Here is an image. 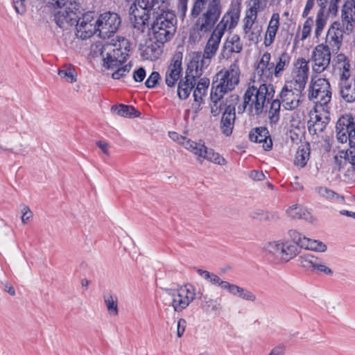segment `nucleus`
<instances>
[{"label": "nucleus", "mask_w": 355, "mask_h": 355, "mask_svg": "<svg viewBox=\"0 0 355 355\" xmlns=\"http://www.w3.org/2000/svg\"><path fill=\"white\" fill-rule=\"evenodd\" d=\"M94 15V13L92 12L84 13L82 15V17L79 16V18L77 19L78 23H76V24H93L95 22Z\"/></svg>", "instance_id": "obj_60"}, {"label": "nucleus", "mask_w": 355, "mask_h": 355, "mask_svg": "<svg viewBox=\"0 0 355 355\" xmlns=\"http://www.w3.org/2000/svg\"><path fill=\"white\" fill-rule=\"evenodd\" d=\"M165 291L172 297L174 311L180 312L186 309L196 298L195 288L191 284L181 286L179 289L166 288Z\"/></svg>", "instance_id": "obj_10"}, {"label": "nucleus", "mask_w": 355, "mask_h": 355, "mask_svg": "<svg viewBox=\"0 0 355 355\" xmlns=\"http://www.w3.org/2000/svg\"><path fill=\"white\" fill-rule=\"evenodd\" d=\"M344 34H346V31L343 24H340L338 21L334 22L328 29L324 46L331 49L333 53H337L342 45Z\"/></svg>", "instance_id": "obj_14"}, {"label": "nucleus", "mask_w": 355, "mask_h": 355, "mask_svg": "<svg viewBox=\"0 0 355 355\" xmlns=\"http://www.w3.org/2000/svg\"><path fill=\"white\" fill-rule=\"evenodd\" d=\"M222 13L220 0H209L207 6L202 15L197 18L193 26L191 37H201L206 33L211 32L218 21Z\"/></svg>", "instance_id": "obj_2"}, {"label": "nucleus", "mask_w": 355, "mask_h": 355, "mask_svg": "<svg viewBox=\"0 0 355 355\" xmlns=\"http://www.w3.org/2000/svg\"><path fill=\"white\" fill-rule=\"evenodd\" d=\"M47 3L59 8L54 15L56 24L61 28H67L68 26L76 25L78 23L80 11L79 6L76 2L68 0H46Z\"/></svg>", "instance_id": "obj_4"}, {"label": "nucleus", "mask_w": 355, "mask_h": 355, "mask_svg": "<svg viewBox=\"0 0 355 355\" xmlns=\"http://www.w3.org/2000/svg\"><path fill=\"white\" fill-rule=\"evenodd\" d=\"M202 149V155H200L199 157H203L218 165L223 166L226 164V160L218 153H215L213 149L208 148L205 145Z\"/></svg>", "instance_id": "obj_32"}, {"label": "nucleus", "mask_w": 355, "mask_h": 355, "mask_svg": "<svg viewBox=\"0 0 355 355\" xmlns=\"http://www.w3.org/2000/svg\"><path fill=\"white\" fill-rule=\"evenodd\" d=\"M310 156V149L309 147L299 149L295 155V164L303 168L306 166Z\"/></svg>", "instance_id": "obj_41"}, {"label": "nucleus", "mask_w": 355, "mask_h": 355, "mask_svg": "<svg viewBox=\"0 0 355 355\" xmlns=\"http://www.w3.org/2000/svg\"><path fill=\"white\" fill-rule=\"evenodd\" d=\"M313 270H317L318 272H323L327 275H332L333 271L331 268L327 267L325 264L322 263L319 259H318V261H316Z\"/></svg>", "instance_id": "obj_61"}, {"label": "nucleus", "mask_w": 355, "mask_h": 355, "mask_svg": "<svg viewBox=\"0 0 355 355\" xmlns=\"http://www.w3.org/2000/svg\"><path fill=\"white\" fill-rule=\"evenodd\" d=\"M331 53V49L324 44H318L314 48L310 60L313 72L320 73L329 67Z\"/></svg>", "instance_id": "obj_13"}, {"label": "nucleus", "mask_w": 355, "mask_h": 355, "mask_svg": "<svg viewBox=\"0 0 355 355\" xmlns=\"http://www.w3.org/2000/svg\"><path fill=\"white\" fill-rule=\"evenodd\" d=\"M132 77L135 82H142L146 77V71L144 68L140 67L134 71Z\"/></svg>", "instance_id": "obj_64"}, {"label": "nucleus", "mask_w": 355, "mask_h": 355, "mask_svg": "<svg viewBox=\"0 0 355 355\" xmlns=\"http://www.w3.org/2000/svg\"><path fill=\"white\" fill-rule=\"evenodd\" d=\"M282 103L280 98L275 99L271 102L269 110V117L271 123H277L279 121Z\"/></svg>", "instance_id": "obj_43"}, {"label": "nucleus", "mask_w": 355, "mask_h": 355, "mask_svg": "<svg viewBox=\"0 0 355 355\" xmlns=\"http://www.w3.org/2000/svg\"><path fill=\"white\" fill-rule=\"evenodd\" d=\"M327 20L324 17V14H322V10H319L315 20V34L318 37L320 35L322 31L324 29V27L326 24Z\"/></svg>", "instance_id": "obj_50"}, {"label": "nucleus", "mask_w": 355, "mask_h": 355, "mask_svg": "<svg viewBox=\"0 0 355 355\" xmlns=\"http://www.w3.org/2000/svg\"><path fill=\"white\" fill-rule=\"evenodd\" d=\"M76 35L83 40L89 38L95 33H98L97 20L93 24H76Z\"/></svg>", "instance_id": "obj_25"}, {"label": "nucleus", "mask_w": 355, "mask_h": 355, "mask_svg": "<svg viewBox=\"0 0 355 355\" xmlns=\"http://www.w3.org/2000/svg\"><path fill=\"white\" fill-rule=\"evenodd\" d=\"M240 70L236 62L226 70L216 73L211 85V89L223 95L232 92L239 83Z\"/></svg>", "instance_id": "obj_7"}, {"label": "nucleus", "mask_w": 355, "mask_h": 355, "mask_svg": "<svg viewBox=\"0 0 355 355\" xmlns=\"http://www.w3.org/2000/svg\"><path fill=\"white\" fill-rule=\"evenodd\" d=\"M103 300L108 313L113 315H118L117 297L110 293H107L103 295Z\"/></svg>", "instance_id": "obj_35"}, {"label": "nucleus", "mask_w": 355, "mask_h": 355, "mask_svg": "<svg viewBox=\"0 0 355 355\" xmlns=\"http://www.w3.org/2000/svg\"><path fill=\"white\" fill-rule=\"evenodd\" d=\"M334 62H335V70L338 71L340 68H342L344 64H347L349 62V58L343 53H339L334 58Z\"/></svg>", "instance_id": "obj_58"}, {"label": "nucleus", "mask_w": 355, "mask_h": 355, "mask_svg": "<svg viewBox=\"0 0 355 355\" xmlns=\"http://www.w3.org/2000/svg\"><path fill=\"white\" fill-rule=\"evenodd\" d=\"M296 67L297 71L293 81L290 83H293V85L297 87L300 86L301 88L304 89L309 73V62L304 58H300L297 61Z\"/></svg>", "instance_id": "obj_17"}, {"label": "nucleus", "mask_w": 355, "mask_h": 355, "mask_svg": "<svg viewBox=\"0 0 355 355\" xmlns=\"http://www.w3.org/2000/svg\"><path fill=\"white\" fill-rule=\"evenodd\" d=\"M182 53L180 52L175 53L165 74V83L168 87H174L181 76L182 72Z\"/></svg>", "instance_id": "obj_15"}, {"label": "nucleus", "mask_w": 355, "mask_h": 355, "mask_svg": "<svg viewBox=\"0 0 355 355\" xmlns=\"http://www.w3.org/2000/svg\"><path fill=\"white\" fill-rule=\"evenodd\" d=\"M131 8H133L135 10L141 9L146 11H149L152 12L153 17L161 10L160 6L158 1L155 0H151L150 2L149 0H135L134 3L131 5Z\"/></svg>", "instance_id": "obj_26"}, {"label": "nucleus", "mask_w": 355, "mask_h": 355, "mask_svg": "<svg viewBox=\"0 0 355 355\" xmlns=\"http://www.w3.org/2000/svg\"><path fill=\"white\" fill-rule=\"evenodd\" d=\"M58 75L69 83H74L77 80V73L71 65H64L58 70Z\"/></svg>", "instance_id": "obj_39"}, {"label": "nucleus", "mask_w": 355, "mask_h": 355, "mask_svg": "<svg viewBox=\"0 0 355 355\" xmlns=\"http://www.w3.org/2000/svg\"><path fill=\"white\" fill-rule=\"evenodd\" d=\"M318 257L311 254L301 255L298 258L299 264L306 270H313L314 266L318 261Z\"/></svg>", "instance_id": "obj_42"}, {"label": "nucleus", "mask_w": 355, "mask_h": 355, "mask_svg": "<svg viewBox=\"0 0 355 355\" xmlns=\"http://www.w3.org/2000/svg\"><path fill=\"white\" fill-rule=\"evenodd\" d=\"M101 55L103 58V67L107 69L114 70L115 69L121 67L123 63L117 58H113L110 54H104V51H102Z\"/></svg>", "instance_id": "obj_44"}, {"label": "nucleus", "mask_w": 355, "mask_h": 355, "mask_svg": "<svg viewBox=\"0 0 355 355\" xmlns=\"http://www.w3.org/2000/svg\"><path fill=\"white\" fill-rule=\"evenodd\" d=\"M129 15L134 28H136L142 33L144 32L146 29H150L149 20L153 17L152 12L146 10L144 11L139 8L135 10L133 8L130 7L129 10Z\"/></svg>", "instance_id": "obj_16"}, {"label": "nucleus", "mask_w": 355, "mask_h": 355, "mask_svg": "<svg viewBox=\"0 0 355 355\" xmlns=\"http://www.w3.org/2000/svg\"><path fill=\"white\" fill-rule=\"evenodd\" d=\"M312 24L313 20L311 19H308L304 24L302 31V40H305L310 35Z\"/></svg>", "instance_id": "obj_63"}, {"label": "nucleus", "mask_w": 355, "mask_h": 355, "mask_svg": "<svg viewBox=\"0 0 355 355\" xmlns=\"http://www.w3.org/2000/svg\"><path fill=\"white\" fill-rule=\"evenodd\" d=\"M235 119V112L225 111L223 112V116L220 120V129L225 136H230L232 134Z\"/></svg>", "instance_id": "obj_27"}, {"label": "nucleus", "mask_w": 355, "mask_h": 355, "mask_svg": "<svg viewBox=\"0 0 355 355\" xmlns=\"http://www.w3.org/2000/svg\"><path fill=\"white\" fill-rule=\"evenodd\" d=\"M342 21L340 24H343L345 28L346 35H349L353 30L355 24V8L352 7V3L346 2L341 10Z\"/></svg>", "instance_id": "obj_21"}, {"label": "nucleus", "mask_w": 355, "mask_h": 355, "mask_svg": "<svg viewBox=\"0 0 355 355\" xmlns=\"http://www.w3.org/2000/svg\"><path fill=\"white\" fill-rule=\"evenodd\" d=\"M279 26V15L278 13H273L269 21V24L266 33L264 45L266 46H270L275 38Z\"/></svg>", "instance_id": "obj_24"}, {"label": "nucleus", "mask_w": 355, "mask_h": 355, "mask_svg": "<svg viewBox=\"0 0 355 355\" xmlns=\"http://www.w3.org/2000/svg\"><path fill=\"white\" fill-rule=\"evenodd\" d=\"M153 19L150 29L154 39L161 43L169 41L176 32L177 18L175 13L162 9Z\"/></svg>", "instance_id": "obj_1"}, {"label": "nucleus", "mask_w": 355, "mask_h": 355, "mask_svg": "<svg viewBox=\"0 0 355 355\" xmlns=\"http://www.w3.org/2000/svg\"><path fill=\"white\" fill-rule=\"evenodd\" d=\"M223 96L224 95L212 89L211 90V113L214 116L219 115L223 110L224 111V101L223 100Z\"/></svg>", "instance_id": "obj_29"}, {"label": "nucleus", "mask_w": 355, "mask_h": 355, "mask_svg": "<svg viewBox=\"0 0 355 355\" xmlns=\"http://www.w3.org/2000/svg\"><path fill=\"white\" fill-rule=\"evenodd\" d=\"M331 88L326 78H312L309 87L308 98L316 105L326 106L331 100Z\"/></svg>", "instance_id": "obj_8"}, {"label": "nucleus", "mask_w": 355, "mask_h": 355, "mask_svg": "<svg viewBox=\"0 0 355 355\" xmlns=\"http://www.w3.org/2000/svg\"><path fill=\"white\" fill-rule=\"evenodd\" d=\"M340 157L344 158V164L348 162L355 171V146L353 148L350 146V148L346 150H340Z\"/></svg>", "instance_id": "obj_47"}, {"label": "nucleus", "mask_w": 355, "mask_h": 355, "mask_svg": "<svg viewBox=\"0 0 355 355\" xmlns=\"http://www.w3.org/2000/svg\"><path fill=\"white\" fill-rule=\"evenodd\" d=\"M293 241L283 242V249H282V260L288 261L295 257L297 253V247L313 251L324 252L327 246L322 242L310 239L300 233L293 231L291 233Z\"/></svg>", "instance_id": "obj_3"}, {"label": "nucleus", "mask_w": 355, "mask_h": 355, "mask_svg": "<svg viewBox=\"0 0 355 355\" xmlns=\"http://www.w3.org/2000/svg\"><path fill=\"white\" fill-rule=\"evenodd\" d=\"M257 16L254 15L253 14L246 12L245 17L244 19V27L243 31L245 34H248L250 30L253 28V25L254 24L255 20L257 19Z\"/></svg>", "instance_id": "obj_54"}, {"label": "nucleus", "mask_w": 355, "mask_h": 355, "mask_svg": "<svg viewBox=\"0 0 355 355\" xmlns=\"http://www.w3.org/2000/svg\"><path fill=\"white\" fill-rule=\"evenodd\" d=\"M239 17L233 14H225L214 28L204 49L203 55L205 58H212L218 49L221 38L227 26L230 28L234 27L238 21Z\"/></svg>", "instance_id": "obj_6"}, {"label": "nucleus", "mask_w": 355, "mask_h": 355, "mask_svg": "<svg viewBox=\"0 0 355 355\" xmlns=\"http://www.w3.org/2000/svg\"><path fill=\"white\" fill-rule=\"evenodd\" d=\"M315 191L320 197L329 200H334L339 198V195L337 193L325 187H317Z\"/></svg>", "instance_id": "obj_46"}, {"label": "nucleus", "mask_w": 355, "mask_h": 355, "mask_svg": "<svg viewBox=\"0 0 355 355\" xmlns=\"http://www.w3.org/2000/svg\"><path fill=\"white\" fill-rule=\"evenodd\" d=\"M210 60L211 58H205L203 54H198L193 57L187 65V71L189 74L188 76L198 78L202 75V69L209 64Z\"/></svg>", "instance_id": "obj_19"}, {"label": "nucleus", "mask_w": 355, "mask_h": 355, "mask_svg": "<svg viewBox=\"0 0 355 355\" xmlns=\"http://www.w3.org/2000/svg\"><path fill=\"white\" fill-rule=\"evenodd\" d=\"M181 145L195 155L198 156L202 155V148L204 146V144H198L185 137Z\"/></svg>", "instance_id": "obj_45"}, {"label": "nucleus", "mask_w": 355, "mask_h": 355, "mask_svg": "<svg viewBox=\"0 0 355 355\" xmlns=\"http://www.w3.org/2000/svg\"><path fill=\"white\" fill-rule=\"evenodd\" d=\"M272 216V214H270L268 212H265L262 209H255L250 213V217L253 219L258 220L260 221L263 220H270L271 217Z\"/></svg>", "instance_id": "obj_53"}, {"label": "nucleus", "mask_w": 355, "mask_h": 355, "mask_svg": "<svg viewBox=\"0 0 355 355\" xmlns=\"http://www.w3.org/2000/svg\"><path fill=\"white\" fill-rule=\"evenodd\" d=\"M283 242L281 241H273L269 243L266 249V250L273 254L277 258L282 259V249H283Z\"/></svg>", "instance_id": "obj_48"}, {"label": "nucleus", "mask_w": 355, "mask_h": 355, "mask_svg": "<svg viewBox=\"0 0 355 355\" xmlns=\"http://www.w3.org/2000/svg\"><path fill=\"white\" fill-rule=\"evenodd\" d=\"M270 53H264L255 69V73L263 80L271 77L273 74L274 63L270 62Z\"/></svg>", "instance_id": "obj_22"}, {"label": "nucleus", "mask_w": 355, "mask_h": 355, "mask_svg": "<svg viewBox=\"0 0 355 355\" xmlns=\"http://www.w3.org/2000/svg\"><path fill=\"white\" fill-rule=\"evenodd\" d=\"M275 94L273 86L266 83L250 86L245 91L243 98L246 103H250V108L254 107L257 114L262 113L266 103H269Z\"/></svg>", "instance_id": "obj_5"}, {"label": "nucleus", "mask_w": 355, "mask_h": 355, "mask_svg": "<svg viewBox=\"0 0 355 355\" xmlns=\"http://www.w3.org/2000/svg\"><path fill=\"white\" fill-rule=\"evenodd\" d=\"M239 101V96L237 94H232L226 98L224 101V111L235 112V107Z\"/></svg>", "instance_id": "obj_49"}, {"label": "nucleus", "mask_w": 355, "mask_h": 355, "mask_svg": "<svg viewBox=\"0 0 355 355\" xmlns=\"http://www.w3.org/2000/svg\"><path fill=\"white\" fill-rule=\"evenodd\" d=\"M164 44L157 40L154 42H150L143 50L142 55L146 59L151 60H157L162 53V46Z\"/></svg>", "instance_id": "obj_28"}, {"label": "nucleus", "mask_w": 355, "mask_h": 355, "mask_svg": "<svg viewBox=\"0 0 355 355\" xmlns=\"http://www.w3.org/2000/svg\"><path fill=\"white\" fill-rule=\"evenodd\" d=\"M224 47L231 53H240L243 49V44L238 35H232L225 43Z\"/></svg>", "instance_id": "obj_37"}, {"label": "nucleus", "mask_w": 355, "mask_h": 355, "mask_svg": "<svg viewBox=\"0 0 355 355\" xmlns=\"http://www.w3.org/2000/svg\"><path fill=\"white\" fill-rule=\"evenodd\" d=\"M261 31L262 27L261 26H254L253 28L250 30L248 34H246L249 41L254 44H257L261 40Z\"/></svg>", "instance_id": "obj_51"}, {"label": "nucleus", "mask_w": 355, "mask_h": 355, "mask_svg": "<svg viewBox=\"0 0 355 355\" xmlns=\"http://www.w3.org/2000/svg\"><path fill=\"white\" fill-rule=\"evenodd\" d=\"M207 3V0H196L191 9V15L193 17L198 18L203 9H206L205 5Z\"/></svg>", "instance_id": "obj_52"}, {"label": "nucleus", "mask_w": 355, "mask_h": 355, "mask_svg": "<svg viewBox=\"0 0 355 355\" xmlns=\"http://www.w3.org/2000/svg\"><path fill=\"white\" fill-rule=\"evenodd\" d=\"M112 110L117 115L123 117H132L137 116V111L131 105L120 104L112 107Z\"/></svg>", "instance_id": "obj_38"}, {"label": "nucleus", "mask_w": 355, "mask_h": 355, "mask_svg": "<svg viewBox=\"0 0 355 355\" xmlns=\"http://www.w3.org/2000/svg\"><path fill=\"white\" fill-rule=\"evenodd\" d=\"M189 74L186 71V75L183 79H181L178 84V95L180 99H187L191 90L196 84L197 78L196 77L188 76Z\"/></svg>", "instance_id": "obj_23"}, {"label": "nucleus", "mask_w": 355, "mask_h": 355, "mask_svg": "<svg viewBox=\"0 0 355 355\" xmlns=\"http://www.w3.org/2000/svg\"><path fill=\"white\" fill-rule=\"evenodd\" d=\"M337 140L341 144L349 142L351 147L355 146V116L352 114L341 116L336 125Z\"/></svg>", "instance_id": "obj_9"}, {"label": "nucleus", "mask_w": 355, "mask_h": 355, "mask_svg": "<svg viewBox=\"0 0 355 355\" xmlns=\"http://www.w3.org/2000/svg\"><path fill=\"white\" fill-rule=\"evenodd\" d=\"M26 0H13L12 3L17 13L24 15L26 12L25 1Z\"/></svg>", "instance_id": "obj_62"}, {"label": "nucleus", "mask_w": 355, "mask_h": 355, "mask_svg": "<svg viewBox=\"0 0 355 355\" xmlns=\"http://www.w3.org/2000/svg\"><path fill=\"white\" fill-rule=\"evenodd\" d=\"M313 119V118H311V120L309 122V131L312 134L322 132L327 124V117L322 120L320 115L315 114L314 121H312Z\"/></svg>", "instance_id": "obj_31"}, {"label": "nucleus", "mask_w": 355, "mask_h": 355, "mask_svg": "<svg viewBox=\"0 0 355 355\" xmlns=\"http://www.w3.org/2000/svg\"><path fill=\"white\" fill-rule=\"evenodd\" d=\"M304 89L300 86L293 85V83H286L282 89L279 97L283 107L288 110L297 108L303 101Z\"/></svg>", "instance_id": "obj_12"}, {"label": "nucleus", "mask_w": 355, "mask_h": 355, "mask_svg": "<svg viewBox=\"0 0 355 355\" xmlns=\"http://www.w3.org/2000/svg\"><path fill=\"white\" fill-rule=\"evenodd\" d=\"M131 68V64H128L123 67L121 66L115 69V71L112 74V78L113 79H119L120 78L125 76L128 73H129Z\"/></svg>", "instance_id": "obj_55"}, {"label": "nucleus", "mask_w": 355, "mask_h": 355, "mask_svg": "<svg viewBox=\"0 0 355 355\" xmlns=\"http://www.w3.org/2000/svg\"><path fill=\"white\" fill-rule=\"evenodd\" d=\"M350 63L344 64L342 68H340L338 71L339 80H344L347 79H350L351 73H350Z\"/></svg>", "instance_id": "obj_59"}, {"label": "nucleus", "mask_w": 355, "mask_h": 355, "mask_svg": "<svg viewBox=\"0 0 355 355\" xmlns=\"http://www.w3.org/2000/svg\"><path fill=\"white\" fill-rule=\"evenodd\" d=\"M161 79L160 75L157 71H153L145 82L147 88H153Z\"/></svg>", "instance_id": "obj_57"}, {"label": "nucleus", "mask_w": 355, "mask_h": 355, "mask_svg": "<svg viewBox=\"0 0 355 355\" xmlns=\"http://www.w3.org/2000/svg\"><path fill=\"white\" fill-rule=\"evenodd\" d=\"M202 302V308L206 312H217L222 309V306L217 300L209 297L207 295H202L200 297Z\"/></svg>", "instance_id": "obj_34"}, {"label": "nucleus", "mask_w": 355, "mask_h": 355, "mask_svg": "<svg viewBox=\"0 0 355 355\" xmlns=\"http://www.w3.org/2000/svg\"><path fill=\"white\" fill-rule=\"evenodd\" d=\"M121 23L119 15L115 12L101 14L97 19L98 35L103 39L110 38L117 31Z\"/></svg>", "instance_id": "obj_11"}, {"label": "nucleus", "mask_w": 355, "mask_h": 355, "mask_svg": "<svg viewBox=\"0 0 355 355\" xmlns=\"http://www.w3.org/2000/svg\"><path fill=\"white\" fill-rule=\"evenodd\" d=\"M209 85V80L208 78H201L198 83L193 96L195 102L198 103V105L203 102V98L207 94Z\"/></svg>", "instance_id": "obj_30"}, {"label": "nucleus", "mask_w": 355, "mask_h": 355, "mask_svg": "<svg viewBox=\"0 0 355 355\" xmlns=\"http://www.w3.org/2000/svg\"><path fill=\"white\" fill-rule=\"evenodd\" d=\"M339 94L344 101L347 103L355 102V78L338 80Z\"/></svg>", "instance_id": "obj_20"}, {"label": "nucleus", "mask_w": 355, "mask_h": 355, "mask_svg": "<svg viewBox=\"0 0 355 355\" xmlns=\"http://www.w3.org/2000/svg\"><path fill=\"white\" fill-rule=\"evenodd\" d=\"M287 214L293 218L309 220L311 218L310 213L307 210L297 205L289 207L287 209Z\"/></svg>", "instance_id": "obj_40"}, {"label": "nucleus", "mask_w": 355, "mask_h": 355, "mask_svg": "<svg viewBox=\"0 0 355 355\" xmlns=\"http://www.w3.org/2000/svg\"><path fill=\"white\" fill-rule=\"evenodd\" d=\"M249 139L255 143H263V148L269 150L272 147V141L266 127H258L251 130Z\"/></svg>", "instance_id": "obj_18"}, {"label": "nucleus", "mask_w": 355, "mask_h": 355, "mask_svg": "<svg viewBox=\"0 0 355 355\" xmlns=\"http://www.w3.org/2000/svg\"><path fill=\"white\" fill-rule=\"evenodd\" d=\"M122 44L125 45L123 50L121 47L114 48L112 51H107L106 54H110L113 58H117V60H120L121 62L123 63L128 56V52L130 51V46H128L127 40H123Z\"/></svg>", "instance_id": "obj_36"}, {"label": "nucleus", "mask_w": 355, "mask_h": 355, "mask_svg": "<svg viewBox=\"0 0 355 355\" xmlns=\"http://www.w3.org/2000/svg\"><path fill=\"white\" fill-rule=\"evenodd\" d=\"M223 289L227 290L230 294L239 297H240L241 291H243L242 287L234 284H230L228 282H225V283L223 284Z\"/></svg>", "instance_id": "obj_56"}, {"label": "nucleus", "mask_w": 355, "mask_h": 355, "mask_svg": "<svg viewBox=\"0 0 355 355\" xmlns=\"http://www.w3.org/2000/svg\"><path fill=\"white\" fill-rule=\"evenodd\" d=\"M277 63L273 68V74L275 77H279L284 70L285 67L288 66L291 61V56L286 52L282 53L277 58Z\"/></svg>", "instance_id": "obj_33"}]
</instances>
